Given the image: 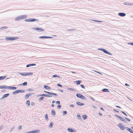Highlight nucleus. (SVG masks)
<instances>
[{"label":"nucleus","instance_id":"774afa93","mask_svg":"<svg viewBox=\"0 0 133 133\" xmlns=\"http://www.w3.org/2000/svg\"><path fill=\"white\" fill-rule=\"evenodd\" d=\"M31 105H34V102H32L31 103Z\"/></svg>","mask_w":133,"mask_h":133},{"label":"nucleus","instance_id":"de8ad7c7","mask_svg":"<svg viewBox=\"0 0 133 133\" xmlns=\"http://www.w3.org/2000/svg\"><path fill=\"white\" fill-rule=\"evenodd\" d=\"M56 103L57 104H59L60 103V102L59 101H57L56 102Z\"/></svg>","mask_w":133,"mask_h":133},{"label":"nucleus","instance_id":"c03bdc74","mask_svg":"<svg viewBox=\"0 0 133 133\" xmlns=\"http://www.w3.org/2000/svg\"><path fill=\"white\" fill-rule=\"evenodd\" d=\"M80 86L81 87L85 89V87L84 85L83 84H81Z\"/></svg>","mask_w":133,"mask_h":133},{"label":"nucleus","instance_id":"8fccbe9b","mask_svg":"<svg viewBox=\"0 0 133 133\" xmlns=\"http://www.w3.org/2000/svg\"><path fill=\"white\" fill-rule=\"evenodd\" d=\"M61 107V106L60 105H58L57 106V108H58L59 109Z\"/></svg>","mask_w":133,"mask_h":133},{"label":"nucleus","instance_id":"6e6552de","mask_svg":"<svg viewBox=\"0 0 133 133\" xmlns=\"http://www.w3.org/2000/svg\"><path fill=\"white\" fill-rule=\"evenodd\" d=\"M32 29L36 30H37L39 32H41L42 31H44V29L37 27L32 28Z\"/></svg>","mask_w":133,"mask_h":133},{"label":"nucleus","instance_id":"2eb2a0df","mask_svg":"<svg viewBox=\"0 0 133 133\" xmlns=\"http://www.w3.org/2000/svg\"><path fill=\"white\" fill-rule=\"evenodd\" d=\"M36 65V64H27L26 66V67H29L31 66H35Z\"/></svg>","mask_w":133,"mask_h":133},{"label":"nucleus","instance_id":"69168bd1","mask_svg":"<svg viewBox=\"0 0 133 133\" xmlns=\"http://www.w3.org/2000/svg\"><path fill=\"white\" fill-rule=\"evenodd\" d=\"M92 107H93V108H95V109H96V108H97V107H96V106H94V105H93V106H92Z\"/></svg>","mask_w":133,"mask_h":133},{"label":"nucleus","instance_id":"c9c22d12","mask_svg":"<svg viewBox=\"0 0 133 133\" xmlns=\"http://www.w3.org/2000/svg\"><path fill=\"white\" fill-rule=\"evenodd\" d=\"M45 118L46 119V120H47V121L49 119L48 118V115L46 114V115H45Z\"/></svg>","mask_w":133,"mask_h":133},{"label":"nucleus","instance_id":"473e14b6","mask_svg":"<svg viewBox=\"0 0 133 133\" xmlns=\"http://www.w3.org/2000/svg\"><path fill=\"white\" fill-rule=\"evenodd\" d=\"M50 95H54L56 96H58V95L52 92H50Z\"/></svg>","mask_w":133,"mask_h":133},{"label":"nucleus","instance_id":"1a4fd4ad","mask_svg":"<svg viewBox=\"0 0 133 133\" xmlns=\"http://www.w3.org/2000/svg\"><path fill=\"white\" fill-rule=\"evenodd\" d=\"M118 127L120 128L122 130H124L126 127H124L122 125L121 123H120L118 125Z\"/></svg>","mask_w":133,"mask_h":133},{"label":"nucleus","instance_id":"13d9d810","mask_svg":"<svg viewBox=\"0 0 133 133\" xmlns=\"http://www.w3.org/2000/svg\"><path fill=\"white\" fill-rule=\"evenodd\" d=\"M58 90L60 92H63V91L62 90H61V89H58Z\"/></svg>","mask_w":133,"mask_h":133},{"label":"nucleus","instance_id":"a19ab883","mask_svg":"<svg viewBox=\"0 0 133 133\" xmlns=\"http://www.w3.org/2000/svg\"><path fill=\"white\" fill-rule=\"evenodd\" d=\"M114 116L115 117H116L118 118L119 119L120 117H121L120 116H118V115H116V114L115 115H114Z\"/></svg>","mask_w":133,"mask_h":133},{"label":"nucleus","instance_id":"6e6d98bb","mask_svg":"<svg viewBox=\"0 0 133 133\" xmlns=\"http://www.w3.org/2000/svg\"><path fill=\"white\" fill-rule=\"evenodd\" d=\"M90 98L91 99H92L93 101H95V99H94V98H92V97L90 96Z\"/></svg>","mask_w":133,"mask_h":133},{"label":"nucleus","instance_id":"c756f323","mask_svg":"<svg viewBox=\"0 0 133 133\" xmlns=\"http://www.w3.org/2000/svg\"><path fill=\"white\" fill-rule=\"evenodd\" d=\"M51 113L52 115H55L56 114V112L54 110H51Z\"/></svg>","mask_w":133,"mask_h":133},{"label":"nucleus","instance_id":"58836bf2","mask_svg":"<svg viewBox=\"0 0 133 133\" xmlns=\"http://www.w3.org/2000/svg\"><path fill=\"white\" fill-rule=\"evenodd\" d=\"M93 21L94 22H102L101 21H99L98 20H93Z\"/></svg>","mask_w":133,"mask_h":133},{"label":"nucleus","instance_id":"5fc2aeb1","mask_svg":"<svg viewBox=\"0 0 133 133\" xmlns=\"http://www.w3.org/2000/svg\"><path fill=\"white\" fill-rule=\"evenodd\" d=\"M70 107L73 108L74 107V105L73 104H71L69 106Z\"/></svg>","mask_w":133,"mask_h":133},{"label":"nucleus","instance_id":"3c124183","mask_svg":"<svg viewBox=\"0 0 133 133\" xmlns=\"http://www.w3.org/2000/svg\"><path fill=\"white\" fill-rule=\"evenodd\" d=\"M22 125H20L18 127V129L21 130L22 129Z\"/></svg>","mask_w":133,"mask_h":133},{"label":"nucleus","instance_id":"ea45409f","mask_svg":"<svg viewBox=\"0 0 133 133\" xmlns=\"http://www.w3.org/2000/svg\"><path fill=\"white\" fill-rule=\"evenodd\" d=\"M121 112L123 114L125 115V116H127V115L123 111H121Z\"/></svg>","mask_w":133,"mask_h":133},{"label":"nucleus","instance_id":"bb28decb","mask_svg":"<svg viewBox=\"0 0 133 133\" xmlns=\"http://www.w3.org/2000/svg\"><path fill=\"white\" fill-rule=\"evenodd\" d=\"M18 92L23 93L25 92V91L23 90H18Z\"/></svg>","mask_w":133,"mask_h":133},{"label":"nucleus","instance_id":"338daca9","mask_svg":"<svg viewBox=\"0 0 133 133\" xmlns=\"http://www.w3.org/2000/svg\"><path fill=\"white\" fill-rule=\"evenodd\" d=\"M4 98V97H3V96L0 99V100H1L2 99H3V98Z\"/></svg>","mask_w":133,"mask_h":133},{"label":"nucleus","instance_id":"a878e982","mask_svg":"<svg viewBox=\"0 0 133 133\" xmlns=\"http://www.w3.org/2000/svg\"><path fill=\"white\" fill-rule=\"evenodd\" d=\"M8 28V27L7 26H4V27H2L0 28V29H1V30H3L4 29H7Z\"/></svg>","mask_w":133,"mask_h":133},{"label":"nucleus","instance_id":"6ab92c4d","mask_svg":"<svg viewBox=\"0 0 133 133\" xmlns=\"http://www.w3.org/2000/svg\"><path fill=\"white\" fill-rule=\"evenodd\" d=\"M81 82L82 81H81L78 80L75 81L74 82H76L77 85H79L81 83Z\"/></svg>","mask_w":133,"mask_h":133},{"label":"nucleus","instance_id":"37998d69","mask_svg":"<svg viewBox=\"0 0 133 133\" xmlns=\"http://www.w3.org/2000/svg\"><path fill=\"white\" fill-rule=\"evenodd\" d=\"M128 5H133V3H128Z\"/></svg>","mask_w":133,"mask_h":133},{"label":"nucleus","instance_id":"5701e85b","mask_svg":"<svg viewBox=\"0 0 133 133\" xmlns=\"http://www.w3.org/2000/svg\"><path fill=\"white\" fill-rule=\"evenodd\" d=\"M102 91L103 92H109L108 89H106V88H104V89H103L102 90Z\"/></svg>","mask_w":133,"mask_h":133},{"label":"nucleus","instance_id":"423d86ee","mask_svg":"<svg viewBox=\"0 0 133 133\" xmlns=\"http://www.w3.org/2000/svg\"><path fill=\"white\" fill-rule=\"evenodd\" d=\"M25 21L27 22H32L35 21H39V20L35 18H29L25 20Z\"/></svg>","mask_w":133,"mask_h":133},{"label":"nucleus","instance_id":"0eeeda50","mask_svg":"<svg viewBox=\"0 0 133 133\" xmlns=\"http://www.w3.org/2000/svg\"><path fill=\"white\" fill-rule=\"evenodd\" d=\"M77 97L82 99H85L86 98L82 95L79 94H77L76 95Z\"/></svg>","mask_w":133,"mask_h":133},{"label":"nucleus","instance_id":"dca6fc26","mask_svg":"<svg viewBox=\"0 0 133 133\" xmlns=\"http://www.w3.org/2000/svg\"><path fill=\"white\" fill-rule=\"evenodd\" d=\"M119 119L121 121L124 122L126 123H127V121L126 120H125L124 118L122 117L121 116Z\"/></svg>","mask_w":133,"mask_h":133},{"label":"nucleus","instance_id":"4d7b16f0","mask_svg":"<svg viewBox=\"0 0 133 133\" xmlns=\"http://www.w3.org/2000/svg\"><path fill=\"white\" fill-rule=\"evenodd\" d=\"M74 29H73L67 30L69 31H74Z\"/></svg>","mask_w":133,"mask_h":133},{"label":"nucleus","instance_id":"ddd939ff","mask_svg":"<svg viewBox=\"0 0 133 133\" xmlns=\"http://www.w3.org/2000/svg\"><path fill=\"white\" fill-rule=\"evenodd\" d=\"M125 129H127V130L129 131L131 133H133V131L131 128H129L127 127H126L125 128Z\"/></svg>","mask_w":133,"mask_h":133},{"label":"nucleus","instance_id":"4be33fe9","mask_svg":"<svg viewBox=\"0 0 133 133\" xmlns=\"http://www.w3.org/2000/svg\"><path fill=\"white\" fill-rule=\"evenodd\" d=\"M33 74L32 72H27L26 73V76H28L29 75H32Z\"/></svg>","mask_w":133,"mask_h":133},{"label":"nucleus","instance_id":"f704fd0d","mask_svg":"<svg viewBox=\"0 0 133 133\" xmlns=\"http://www.w3.org/2000/svg\"><path fill=\"white\" fill-rule=\"evenodd\" d=\"M77 118L80 119H81L82 118L80 115H79L78 114L77 115Z\"/></svg>","mask_w":133,"mask_h":133},{"label":"nucleus","instance_id":"680f3d73","mask_svg":"<svg viewBox=\"0 0 133 133\" xmlns=\"http://www.w3.org/2000/svg\"><path fill=\"white\" fill-rule=\"evenodd\" d=\"M125 85L126 86H130V85L129 84L127 83H125Z\"/></svg>","mask_w":133,"mask_h":133},{"label":"nucleus","instance_id":"39448f33","mask_svg":"<svg viewBox=\"0 0 133 133\" xmlns=\"http://www.w3.org/2000/svg\"><path fill=\"white\" fill-rule=\"evenodd\" d=\"M99 50L102 51L104 52L106 54H108L109 55H112V54L110 52H109L107 50H105V49H103L101 48H98V49Z\"/></svg>","mask_w":133,"mask_h":133},{"label":"nucleus","instance_id":"49530a36","mask_svg":"<svg viewBox=\"0 0 133 133\" xmlns=\"http://www.w3.org/2000/svg\"><path fill=\"white\" fill-rule=\"evenodd\" d=\"M57 86L59 87H62V85L59 84H57Z\"/></svg>","mask_w":133,"mask_h":133},{"label":"nucleus","instance_id":"c85d7f7f","mask_svg":"<svg viewBox=\"0 0 133 133\" xmlns=\"http://www.w3.org/2000/svg\"><path fill=\"white\" fill-rule=\"evenodd\" d=\"M19 92H18V90H16L15 91H14V92H12V94H18V93Z\"/></svg>","mask_w":133,"mask_h":133},{"label":"nucleus","instance_id":"7ed1b4c3","mask_svg":"<svg viewBox=\"0 0 133 133\" xmlns=\"http://www.w3.org/2000/svg\"><path fill=\"white\" fill-rule=\"evenodd\" d=\"M27 16L25 15L18 16L15 18V20L16 21H19L21 19H25L27 18Z\"/></svg>","mask_w":133,"mask_h":133},{"label":"nucleus","instance_id":"cd10ccee","mask_svg":"<svg viewBox=\"0 0 133 133\" xmlns=\"http://www.w3.org/2000/svg\"><path fill=\"white\" fill-rule=\"evenodd\" d=\"M30 101L29 100H27L26 102V104L28 106H30Z\"/></svg>","mask_w":133,"mask_h":133},{"label":"nucleus","instance_id":"9d476101","mask_svg":"<svg viewBox=\"0 0 133 133\" xmlns=\"http://www.w3.org/2000/svg\"><path fill=\"white\" fill-rule=\"evenodd\" d=\"M40 132V130H35L28 132V133H39Z\"/></svg>","mask_w":133,"mask_h":133},{"label":"nucleus","instance_id":"79ce46f5","mask_svg":"<svg viewBox=\"0 0 133 133\" xmlns=\"http://www.w3.org/2000/svg\"><path fill=\"white\" fill-rule=\"evenodd\" d=\"M44 92L46 93H47L48 94H49V95H50V92H48V91H44Z\"/></svg>","mask_w":133,"mask_h":133},{"label":"nucleus","instance_id":"864d4df0","mask_svg":"<svg viewBox=\"0 0 133 133\" xmlns=\"http://www.w3.org/2000/svg\"><path fill=\"white\" fill-rule=\"evenodd\" d=\"M128 2H125L124 3V5H128Z\"/></svg>","mask_w":133,"mask_h":133},{"label":"nucleus","instance_id":"7c9ffc66","mask_svg":"<svg viewBox=\"0 0 133 133\" xmlns=\"http://www.w3.org/2000/svg\"><path fill=\"white\" fill-rule=\"evenodd\" d=\"M9 95V93H8L6 94L5 95H4L3 96V97H4V98H5L8 96Z\"/></svg>","mask_w":133,"mask_h":133},{"label":"nucleus","instance_id":"0e129e2a","mask_svg":"<svg viewBox=\"0 0 133 133\" xmlns=\"http://www.w3.org/2000/svg\"><path fill=\"white\" fill-rule=\"evenodd\" d=\"M116 107L117 108H121L120 106H116Z\"/></svg>","mask_w":133,"mask_h":133},{"label":"nucleus","instance_id":"4468645a","mask_svg":"<svg viewBox=\"0 0 133 133\" xmlns=\"http://www.w3.org/2000/svg\"><path fill=\"white\" fill-rule=\"evenodd\" d=\"M118 15L121 17H124L126 15V14L124 13L119 12L118 13Z\"/></svg>","mask_w":133,"mask_h":133},{"label":"nucleus","instance_id":"f8f14e48","mask_svg":"<svg viewBox=\"0 0 133 133\" xmlns=\"http://www.w3.org/2000/svg\"><path fill=\"white\" fill-rule=\"evenodd\" d=\"M76 104L77 105L81 106L84 105V103H81L78 101H77L76 102Z\"/></svg>","mask_w":133,"mask_h":133},{"label":"nucleus","instance_id":"a18cd8bd","mask_svg":"<svg viewBox=\"0 0 133 133\" xmlns=\"http://www.w3.org/2000/svg\"><path fill=\"white\" fill-rule=\"evenodd\" d=\"M128 44L133 46V42L128 43Z\"/></svg>","mask_w":133,"mask_h":133},{"label":"nucleus","instance_id":"393cba45","mask_svg":"<svg viewBox=\"0 0 133 133\" xmlns=\"http://www.w3.org/2000/svg\"><path fill=\"white\" fill-rule=\"evenodd\" d=\"M19 74L23 76H26V73L19 72Z\"/></svg>","mask_w":133,"mask_h":133},{"label":"nucleus","instance_id":"72a5a7b5","mask_svg":"<svg viewBox=\"0 0 133 133\" xmlns=\"http://www.w3.org/2000/svg\"><path fill=\"white\" fill-rule=\"evenodd\" d=\"M53 124L51 122L50 123V124L49 125V127L50 128H51L53 127Z\"/></svg>","mask_w":133,"mask_h":133},{"label":"nucleus","instance_id":"f3484780","mask_svg":"<svg viewBox=\"0 0 133 133\" xmlns=\"http://www.w3.org/2000/svg\"><path fill=\"white\" fill-rule=\"evenodd\" d=\"M67 130L69 131L70 132H73L75 131V130H74V129H72L70 128H68Z\"/></svg>","mask_w":133,"mask_h":133},{"label":"nucleus","instance_id":"f257e3e1","mask_svg":"<svg viewBox=\"0 0 133 133\" xmlns=\"http://www.w3.org/2000/svg\"><path fill=\"white\" fill-rule=\"evenodd\" d=\"M0 89H8L11 90H15L17 89V88L16 87L11 86H0Z\"/></svg>","mask_w":133,"mask_h":133},{"label":"nucleus","instance_id":"603ef678","mask_svg":"<svg viewBox=\"0 0 133 133\" xmlns=\"http://www.w3.org/2000/svg\"><path fill=\"white\" fill-rule=\"evenodd\" d=\"M4 127V125H1L0 126V130L2 129V128L3 127Z\"/></svg>","mask_w":133,"mask_h":133},{"label":"nucleus","instance_id":"e433bc0d","mask_svg":"<svg viewBox=\"0 0 133 133\" xmlns=\"http://www.w3.org/2000/svg\"><path fill=\"white\" fill-rule=\"evenodd\" d=\"M68 90H69L70 91H74L75 90V89L72 88H69L67 89Z\"/></svg>","mask_w":133,"mask_h":133},{"label":"nucleus","instance_id":"412c9836","mask_svg":"<svg viewBox=\"0 0 133 133\" xmlns=\"http://www.w3.org/2000/svg\"><path fill=\"white\" fill-rule=\"evenodd\" d=\"M44 87L47 89H51V88L48 86L47 85H44Z\"/></svg>","mask_w":133,"mask_h":133},{"label":"nucleus","instance_id":"b1692460","mask_svg":"<svg viewBox=\"0 0 133 133\" xmlns=\"http://www.w3.org/2000/svg\"><path fill=\"white\" fill-rule=\"evenodd\" d=\"M6 77V76H0V80H4Z\"/></svg>","mask_w":133,"mask_h":133},{"label":"nucleus","instance_id":"f03ea898","mask_svg":"<svg viewBox=\"0 0 133 133\" xmlns=\"http://www.w3.org/2000/svg\"><path fill=\"white\" fill-rule=\"evenodd\" d=\"M38 96H44L45 97H52V96L51 95H49L48 94H40ZM44 97L43 96H42L39 99V101H41L43 99Z\"/></svg>","mask_w":133,"mask_h":133},{"label":"nucleus","instance_id":"9b49d317","mask_svg":"<svg viewBox=\"0 0 133 133\" xmlns=\"http://www.w3.org/2000/svg\"><path fill=\"white\" fill-rule=\"evenodd\" d=\"M39 38H53L52 37L50 36H40L39 37Z\"/></svg>","mask_w":133,"mask_h":133},{"label":"nucleus","instance_id":"09e8293b","mask_svg":"<svg viewBox=\"0 0 133 133\" xmlns=\"http://www.w3.org/2000/svg\"><path fill=\"white\" fill-rule=\"evenodd\" d=\"M125 119H126L129 122L130 121V120L128 118H127V117L125 118Z\"/></svg>","mask_w":133,"mask_h":133},{"label":"nucleus","instance_id":"bf43d9fd","mask_svg":"<svg viewBox=\"0 0 133 133\" xmlns=\"http://www.w3.org/2000/svg\"><path fill=\"white\" fill-rule=\"evenodd\" d=\"M52 76L53 77H57V75H54Z\"/></svg>","mask_w":133,"mask_h":133},{"label":"nucleus","instance_id":"aec40b11","mask_svg":"<svg viewBox=\"0 0 133 133\" xmlns=\"http://www.w3.org/2000/svg\"><path fill=\"white\" fill-rule=\"evenodd\" d=\"M31 94L30 93L28 94H26L25 96V98L26 99H27L28 98V97L29 96H31Z\"/></svg>","mask_w":133,"mask_h":133},{"label":"nucleus","instance_id":"a211bd4d","mask_svg":"<svg viewBox=\"0 0 133 133\" xmlns=\"http://www.w3.org/2000/svg\"><path fill=\"white\" fill-rule=\"evenodd\" d=\"M82 117L83 119H86L87 117V116L86 115H82Z\"/></svg>","mask_w":133,"mask_h":133},{"label":"nucleus","instance_id":"20e7f679","mask_svg":"<svg viewBox=\"0 0 133 133\" xmlns=\"http://www.w3.org/2000/svg\"><path fill=\"white\" fill-rule=\"evenodd\" d=\"M18 38V37H6L5 38V39L7 41L10 40L13 41L17 39Z\"/></svg>","mask_w":133,"mask_h":133},{"label":"nucleus","instance_id":"052dcab7","mask_svg":"<svg viewBox=\"0 0 133 133\" xmlns=\"http://www.w3.org/2000/svg\"><path fill=\"white\" fill-rule=\"evenodd\" d=\"M113 110L114 111H115L116 112H119L118 111H117V110H116V109H113Z\"/></svg>","mask_w":133,"mask_h":133},{"label":"nucleus","instance_id":"4c0bfd02","mask_svg":"<svg viewBox=\"0 0 133 133\" xmlns=\"http://www.w3.org/2000/svg\"><path fill=\"white\" fill-rule=\"evenodd\" d=\"M64 115H66L67 113V112L66 111H64L63 112Z\"/></svg>","mask_w":133,"mask_h":133},{"label":"nucleus","instance_id":"2f4dec72","mask_svg":"<svg viewBox=\"0 0 133 133\" xmlns=\"http://www.w3.org/2000/svg\"><path fill=\"white\" fill-rule=\"evenodd\" d=\"M22 84H23V86H26L27 84V82H25L23 83H22Z\"/></svg>","mask_w":133,"mask_h":133},{"label":"nucleus","instance_id":"e2e57ef3","mask_svg":"<svg viewBox=\"0 0 133 133\" xmlns=\"http://www.w3.org/2000/svg\"><path fill=\"white\" fill-rule=\"evenodd\" d=\"M6 90H1V92H3L5 91H6Z\"/></svg>","mask_w":133,"mask_h":133}]
</instances>
